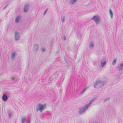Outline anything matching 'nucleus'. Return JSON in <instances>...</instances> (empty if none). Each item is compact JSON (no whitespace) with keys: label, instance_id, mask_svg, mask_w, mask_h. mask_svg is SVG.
<instances>
[{"label":"nucleus","instance_id":"obj_1","mask_svg":"<svg viewBox=\"0 0 123 123\" xmlns=\"http://www.w3.org/2000/svg\"><path fill=\"white\" fill-rule=\"evenodd\" d=\"M46 104L42 105L41 103H38L36 107L37 111L38 112L40 111V112H42L43 110L46 109Z\"/></svg>","mask_w":123,"mask_h":123},{"label":"nucleus","instance_id":"obj_2","mask_svg":"<svg viewBox=\"0 0 123 123\" xmlns=\"http://www.w3.org/2000/svg\"><path fill=\"white\" fill-rule=\"evenodd\" d=\"M96 84L97 85L98 87H100L103 86L105 84V81L101 80H99L96 81Z\"/></svg>","mask_w":123,"mask_h":123},{"label":"nucleus","instance_id":"obj_3","mask_svg":"<svg viewBox=\"0 0 123 123\" xmlns=\"http://www.w3.org/2000/svg\"><path fill=\"white\" fill-rule=\"evenodd\" d=\"M92 19L95 21L96 25L99 24V18L98 15H96L94 16Z\"/></svg>","mask_w":123,"mask_h":123},{"label":"nucleus","instance_id":"obj_4","mask_svg":"<svg viewBox=\"0 0 123 123\" xmlns=\"http://www.w3.org/2000/svg\"><path fill=\"white\" fill-rule=\"evenodd\" d=\"M88 107L86 105L85 106L83 107L80 108L79 113L81 114L83 112H84L85 110H87Z\"/></svg>","mask_w":123,"mask_h":123},{"label":"nucleus","instance_id":"obj_5","mask_svg":"<svg viewBox=\"0 0 123 123\" xmlns=\"http://www.w3.org/2000/svg\"><path fill=\"white\" fill-rule=\"evenodd\" d=\"M15 40L17 41L19 40L20 38V35L18 32L15 31L14 32Z\"/></svg>","mask_w":123,"mask_h":123},{"label":"nucleus","instance_id":"obj_6","mask_svg":"<svg viewBox=\"0 0 123 123\" xmlns=\"http://www.w3.org/2000/svg\"><path fill=\"white\" fill-rule=\"evenodd\" d=\"M30 6L28 4H25L24 8V12H27L29 10Z\"/></svg>","mask_w":123,"mask_h":123},{"label":"nucleus","instance_id":"obj_7","mask_svg":"<svg viewBox=\"0 0 123 123\" xmlns=\"http://www.w3.org/2000/svg\"><path fill=\"white\" fill-rule=\"evenodd\" d=\"M11 59L13 61L15 60V58L17 56L16 53L15 52L13 51L11 53Z\"/></svg>","mask_w":123,"mask_h":123},{"label":"nucleus","instance_id":"obj_8","mask_svg":"<svg viewBox=\"0 0 123 123\" xmlns=\"http://www.w3.org/2000/svg\"><path fill=\"white\" fill-rule=\"evenodd\" d=\"M101 66L103 67L105 65L106 62V59L105 58H104L101 60Z\"/></svg>","mask_w":123,"mask_h":123},{"label":"nucleus","instance_id":"obj_9","mask_svg":"<svg viewBox=\"0 0 123 123\" xmlns=\"http://www.w3.org/2000/svg\"><path fill=\"white\" fill-rule=\"evenodd\" d=\"M123 69V61L121 63L118 67V69L119 71Z\"/></svg>","mask_w":123,"mask_h":123},{"label":"nucleus","instance_id":"obj_10","mask_svg":"<svg viewBox=\"0 0 123 123\" xmlns=\"http://www.w3.org/2000/svg\"><path fill=\"white\" fill-rule=\"evenodd\" d=\"M89 47L91 49H92L93 48V46L94 44L93 42H90L89 43Z\"/></svg>","mask_w":123,"mask_h":123},{"label":"nucleus","instance_id":"obj_11","mask_svg":"<svg viewBox=\"0 0 123 123\" xmlns=\"http://www.w3.org/2000/svg\"><path fill=\"white\" fill-rule=\"evenodd\" d=\"M38 46L37 44L35 43L34 45V49L35 51H37L38 48Z\"/></svg>","mask_w":123,"mask_h":123},{"label":"nucleus","instance_id":"obj_12","mask_svg":"<svg viewBox=\"0 0 123 123\" xmlns=\"http://www.w3.org/2000/svg\"><path fill=\"white\" fill-rule=\"evenodd\" d=\"M2 99L4 101H6L7 99V96L5 94H4L2 96Z\"/></svg>","mask_w":123,"mask_h":123},{"label":"nucleus","instance_id":"obj_13","mask_svg":"<svg viewBox=\"0 0 123 123\" xmlns=\"http://www.w3.org/2000/svg\"><path fill=\"white\" fill-rule=\"evenodd\" d=\"M77 1V0H70L69 3L70 4H71L72 5L75 3Z\"/></svg>","mask_w":123,"mask_h":123},{"label":"nucleus","instance_id":"obj_14","mask_svg":"<svg viewBox=\"0 0 123 123\" xmlns=\"http://www.w3.org/2000/svg\"><path fill=\"white\" fill-rule=\"evenodd\" d=\"M20 18V17L19 16H17L15 20V22L17 23H18L19 20Z\"/></svg>","mask_w":123,"mask_h":123},{"label":"nucleus","instance_id":"obj_15","mask_svg":"<svg viewBox=\"0 0 123 123\" xmlns=\"http://www.w3.org/2000/svg\"><path fill=\"white\" fill-rule=\"evenodd\" d=\"M16 77H11V80H12L13 81V83H14L16 82Z\"/></svg>","mask_w":123,"mask_h":123},{"label":"nucleus","instance_id":"obj_16","mask_svg":"<svg viewBox=\"0 0 123 123\" xmlns=\"http://www.w3.org/2000/svg\"><path fill=\"white\" fill-rule=\"evenodd\" d=\"M66 16H63L62 17L61 21L62 22V23H63L64 22V20H65L66 19Z\"/></svg>","mask_w":123,"mask_h":123},{"label":"nucleus","instance_id":"obj_17","mask_svg":"<svg viewBox=\"0 0 123 123\" xmlns=\"http://www.w3.org/2000/svg\"><path fill=\"white\" fill-rule=\"evenodd\" d=\"M111 16V18H112L113 16V13L112 11L111 10V9L109 10Z\"/></svg>","mask_w":123,"mask_h":123},{"label":"nucleus","instance_id":"obj_18","mask_svg":"<svg viewBox=\"0 0 123 123\" xmlns=\"http://www.w3.org/2000/svg\"><path fill=\"white\" fill-rule=\"evenodd\" d=\"M26 120V118L25 117H24L22 119V122L21 123H25Z\"/></svg>","mask_w":123,"mask_h":123},{"label":"nucleus","instance_id":"obj_19","mask_svg":"<svg viewBox=\"0 0 123 123\" xmlns=\"http://www.w3.org/2000/svg\"><path fill=\"white\" fill-rule=\"evenodd\" d=\"M93 100H91V101L89 103L86 105L88 107H89L91 105V103L93 102Z\"/></svg>","mask_w":123,"mask_h":123},{"label":"nucleus","instance_id":"obj_20","mask_svg":"<svg viewBox=\"0 0 123 123\" xmlns=\"http://www.w3.org/2000/svg\"><path fill=\"white\" fill-rule=\"evenodd\" d=\"M41 49L42 50V52H43L45 51L46 50V48L44 47L41 48Z\"/></svg>","mask_w":123,"mask_h":123},{"label":"nucleus","instance_id":"obj_21","mask_svg":"<svg viewBox=\"0 0 123 123\" xmlns=\"http://www.w3.org/2000/svg\"><path fill=\"white\" fill-rule=\"evenodd\" d=\"M116 61H117V59H116L115 60H114L113 61V62H112V64L113 65H114L116 63Z\"/></svg>","mask_w":123,"mask_h":123},{"label":"nucleus","instance_id":"obj_22","mask_svg":"<svg viewBox=\"0 0 123 123\" xmlns=\"http://www.w3.org/2000/svg\"><path fill=\"white\" fill-rule=\"evenodd\" d=\"M48 11V9H46L44 11V12L43 13V15H44L45 14H46V12H47Z\"/></svg>","mask_w":123,"mask_h":123},{"label":"nucleus","instance_id":"obj_23","mask_svg":"<svg viewBox=\"0 0 123 123\" xmlns=\"http://www.w3.org/2000/svg\"><path fill=\"white\" fill-rule=\"evenodd\" d=\"M64 60H65V61H66L65 63H67V64H68V62H67V61L68 60V59H67L66 58H65L64 59Z\"/></svg>","mask_w":123,"mask_h":123},{"label":"nucleus","instance_id":"obj_24","mask_svg":"<svg viewBox=\"0 0 123 123\" xmlns=\"http://www.w3.org/2000/svg\"><path fill=\"white\" fill-rule=\"evenodd\" d=\"M8 116L10 118L11 117V113H9L8 114Z\"/></svg>","mask_w":123,"mask_h":123},{"label":"nucleus","instance_id":"obj_25","mask_svg":"<svg viewBox=\"0 0 123 123\" xmlns=\"http://www.w3.org/2000/svg\"><path fill=\"white\" fill-rule=\"evenodd\" d=\"M106 99H107V100H109L110 99V97H108Z\"/></svg>","mask_w":123,"mask_h":123},{"label":"nucleus","instance_id":"obj_26","mask_svg":"<svg viewBox=\"0 0 123 123\" xmlns=\"http://www.w3.org/2000/svg\"><path fill=\"white\" fill-rule=\"evenodd\" d=\"M94 88H95L96 86H97V85L96 84V83L95 82V83L94 84Z\"/></svg>","mask_w":123,"mask_h":123},{"label":"nucleus","instance_id":"obj_27","mask_svg":"<svg viewBox=\"0 0 123 123\" xmlns=\"http://www.w3.org/2000/svg\"><path fill=\"white\" fill-rule=\"evenodd\" d=\"M66 40V37L65 36H64L63 37V40H64L65 41Z\"/></svg>","mask_w":123,"mask_h":123},{"label":"nucleus","instance_id":"obj_28","mask_svg":"<svg viewBox=\"0 0 123 123\" xmlns=\"http://www.w3.org/2000/svg\"><path fill=\"white\" fill-rule=\"evenodd\" d=\"M86 88L83 91V92H82V93H84L85 91H86Z\"/></svg>","mask_w":123,"mask_h":123},{"label":"nucleus","instance_id":"obj_29","mask_svg":"<svg viewBox=\"0 0 123 123\" xmlns=\"http://www.w3.org/2000/svg\"><path fill=\"white\" fill-rule=\"evenodd\" d=\"M108 101V100H107V99H105V100H104L103 101H104V102L105 103V102H106L107 101Z\"/></svg>","mask_w":123,"mask_h":123},{"label":"nucleus","instance_id":"obj_30","mask_svg":"<svg viewBox=\"0 0 123 123\" xmlns=\"http://www.w3.org/2000/svg\"><path fill=\"white\" fill-rule=\"evenodd\" d=\"M7 5L6 6H5V7L4 8H3V10H4V9H5L6 8V7H7Z\"/></svg>","mask_w":123,"mask_h":123},{"label":"nucleus","instance_id":"obj_31","mask_svg":"<svg viewBox=\"0 0 123 123\" xmlns=\"http://www.w3.org/2000/svg\"><path fill=\"white\" fill-rule=\"evenodd\" d=\"M58 51H56L55 53V54L56 55H57L58 53Z\"/></svg>","mask_w":123,"mask_h":123},{"label":"nucleus","instance_id":"obj_32","mask_svg":"<svg viewBox=\"0 0 123 123\" xmlns=\"http://www.w3.org/2000/svg\"><path fill=\"white\" fill-rule=\"evenodd\" d=\"M30 121H29V122H28V123H30Z\"/></svg>","mask_w":123,"mask_h":123},{"label":"nucleus","instance_id":"obj_33","mask_svg":"<svg viewBox=\"0 0 123 123\" xmlns=\"http://www.w3.org/2000/svg\"><path fill=\"white\" fill-rule=\"evenodd\" d=\"M95 123H97V122H95Z\"/></svg>","mask_w":123,"mask_h":123}]
</instances>
